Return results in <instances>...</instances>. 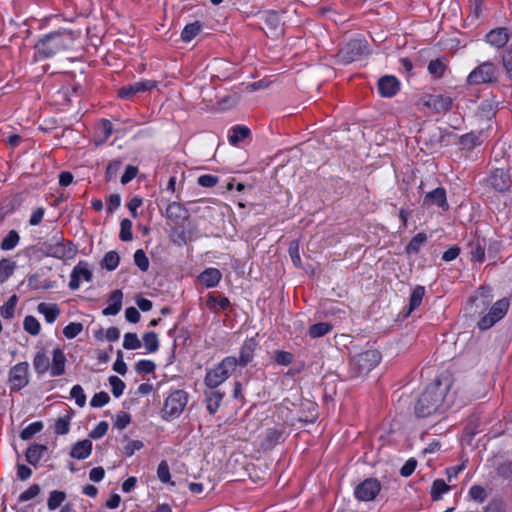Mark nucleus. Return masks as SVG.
Listing matches in <instances>:
<instances>
[{
  "mask_svg": "<svg viewBox=\"0 0 512 512\" xmlns=\"http://www.w3.org/2000/svg\"><path fill=\"white\" fill-rule=\"evenodd\" d=\"M221 280V273L216 268H208L199 275V281L207 288L215 287Z\"/></svg>",
  "mask_w": 512,
  "mask_h": 512,
  "instance_id": "a878e982",
  "label": "nucleus"
},
{
  "mask_svg": "<svg viewBox=\"0 0 512 512\" xmlns=\"http://www.w3.org/2000/svg\"><path fill=\"white\" fill-rule=\"evenodd\" d=\"M70 396H71L72 399L75 400V403L79 407H84L85 406V404H86V395L84 393L83 388L80 385L77 384V385H74L71 388Z\"/></svg>",
  "mask_w": 512,
  "mask_h": 512,
  "instance_id": "3c124183",
  "label": "nucleus"
},
{
  "mask_svg": "<svg viewBox=\"0 0 512 512\" xmlns=\"http://www.w3.org/2000/svg\"><path fill=\"white\" fill-rule=\"evenodd\" d=\"M471 500L482 503L487 497L486 490L480 485H473L468 491Z\"/></svg>",
  "mask_w": 512,
  "mask_h": 512,
  "instance_id": "09e8293b",
  "label": "nucleus"
},
{
  "mask_svg": "<svg viewBox=\"0 0 512 512\" xmlns=\"http://www.w3.org/2000/svg\"><path fill=\"white\" fill-rule=\"evenodd\" d=\"M11 391H19L29 383V364L20 362L14 365L9 372Z\"/></svg>",
  "mask_w": 512,
  "mask_h": 512,
  "instance_id": "9b49d317",
  "label": "nucleus"
},
{
  "mask_svg": "<svg viewBox=\"0 0 512 512\" xmlns=\"http://www.w3.org/2000/svg\"><path fill=\"white\" fill-rule=\"evenodd\" d=\"M110 400V397L108 395V393L106 392H98L96 394H94V396L92 397L91 401H90V405L92 407H103L105 406Z\"/></svg>",
  "mask_w": 512,
  "mask_h": 512,
  "instance_id": "13d9d810",
  "label": "nucleus"
},
{
  "mask_svg": "<svg viewBox=\"0 0 512 512\" xmlns=\"http://www.w3.org/2000/svg\"><path fill=\"white\" fill-rule=\"evenodd\" d=\"M451 387L449 377L437 378L430 383L420 395L416 406L415 413L418 417H427L443 406L447 408L453 404L448 397V391Z\"/></svg>",
  "mask_w": 512,
  "mask_h": 512,
  "instance_id": "f257e3e1",
  "label": "nucleus"
},
{
  "mask_svg": "<svg viewBox=\"0 0 512 512\" xmlns=\"http://www.w3.org/2000/svg\"><path fill=\"white\" fill-rule=\"evenodd\" d=\"M188 403V395L183 390H175L168 395L163 409L164 418H176L185 409Z\"/></svg>",
  "mask_w": 512,
  "mask_h": 512,
  "instance_id": "39448f33",
  "label": "nucleus"
},
{
  "mask_svg": "<svg viewBox=\"0 0 512 512\" xmlns=\"http://www.w3.org/2000/svg\"><path fill=\"white\" fill-rule=\"evenodd\" d=\"M33 367L35 369V372L39 375H42L49 371V357L46 355L44 351H39L35 354L33 359Z\"/></svg>",
  "mask_w": 512,
  "mask_h": 512,
  "instance_id": "cd10ccee",
  "label": "nucleus"
},
{
  "mask_svg": "<svg viewBox=\"0 0 512 512\" xmlns=\"http://www.w3.org/2000/svg\"><path fill=\"white\" fill-rule=\"evenodd\" d=\"M261 19L263 20L264 27L262 30L266 34L268 38L271 39H279L283 33V24L279 15L274 11H266L261 15Z\"/></svg>",
  "mask_w": 512,
  "mask_h": 512,
  "instance_id": "9d476101",
  "label": "nucleus"
},
{
  "mask_svg": "<svg viewBox=\"0 0 512 512\" xmlns=\"http://www.w3.org/2000/svg\"><path fill=\"white\" fill-rule=\"evenodd\" d=\"M381 490L380 482L375 478H367L354 488V495L359 501H372Z\"/></svg>",
  "mask_w": 512,
  "mask_h": 512,
  "instance_id": "6e6552de",
  "label": "nucleus"
},
{
  "mask_svg": "<svg viewBox=\"0 0 512 512\" xmlns=\"http://www.w3.org/2000/svg\"><path fill=\"white\" fill-rule=\"evenodd\" d=\"M486 40L490 45L496 48H502L509 40L508 29L505 27L493 29L486 35Z\"/></svg>",
  "mask_w": 512,
  "mask_h": 512,
  "instance_id": "4be33fe9",
  "label": "nucleus"
},
{
  "mask_svg": "<svg viewBox=\"0 0 512 512\" xmlns=\"http://www.w3.org/2000/svg\"><path fill=\"white\" fill-rule=\"evenodd\" d=\"M44 246L45 256H74L77 252L75 246L70 241L58 237L51 238Z\"/></svg>",
  "mask_w": 512,
  "mask_h": 512,
  "instance_id": "1a4fd4ad",
  "label": "nucleus"
},
{
  "mask_svg": "<svg viewBox=\"0 0 512 512\" xmlns=\"http://www.w3.org/2000/svg\"><path fill=\"white\" fill-rule=\"evenodd\" d=\"M156 368V365L151 360H140L136 363L135 369L139 373L149 374L152 373Z\"/></svg>",
  "mask_w": 512,
  "mask_h": 512,
  "instance_id": "e2e57ef3",
  "label": "nucleus"
},
{
  "mask_svg": "<svg viewBox=\"0 0 512 512\" xmlns=\"http://www.w3.org/2000/svg\"><path fill=\"white\" fill-rule=\"evenodd\" d=\"M265 438L271 446L283 440V432L277 428H270L266 430Z\"/></svg>",
  "mask_w": 512,
  "mask_h": 512,
  "instance_id": "5fc2aeb1",
  "label": "nucleus"
},
{
  "mask_svg": "<svg viewBox=\"0 0 512 512\" xmlns=\"http://www.w3.org/2000/svg\"><path fill=\"white\" fill-rule=\"evenodd\" d=\"M509 306L510 303L507 298H502L498 300L496 303H494V305L490 308L488 314L483 316L479 320V329L486 330L492 327L496 322L501 320L506 315Z\"/></svg>",
  "mask_w": 512,
  "mask_h": 512,
  "instance_id": "0eeeda50",
  "label": "nucleus"
},
{
  "mask_svg": "<svg viewBox=\"0 0 512 512\" xmlns=\"http://www.w3.org/2000/svg\"><path fill=\"white\" fill-rule=\"evenodd\" d=\"M109 384L112 388L113 395L118 398L120 397L125 389V383L117 376H110L109 377Z\"/></svg>",
  "mask_w": 512,
  "mask_h": 512,
  "instance_id": "603ef678",
  "label": "nucleus"
},
{
  "mask_svg": "<svg viewBox=\"0 0 512 512\" xmlns=\"http://www.w3.org/2000/svg\"><path fill=\"white\" fill-rule=\"evenodd\" d=\"M370 53L366 40L357 38L349 41L337 54L339 62L349 64L357 61Z\"/></svg>",
  "mask_w": 512,
  "mask_h": 512,
  "instance_id": "20e7f679",
  "label": "nucleus"
},
{
  "mask_svg": "<svg viewBox=\"0 0 512 512\" xmlns=\"http://www.w3.org/2000/svg\"><path fill=\"white\" fill-rule=\"evenodd\" d=\"M332 326L328 322H319L313 324L309 328V335L311 338H319L330 332Z\"/></svg>",
  "mask_w": 512,
  "mask_h": 512,
  "instance_id": "4c0bfd02",
  "label": "nucleus"
},
{
  "mask_svg": "<svg viewBox=\"0 0 512 512\" xmlns=\"http://www.w3.org/2000/svg\"><path fill=\"white\" fill-rule=\"evenodd\" d=\"M250 135V129L246 126L237 125L232 128L229 135V142L232 145H237L240 141L244 140Z\"/></svg>",
  "mask_w": 512,
  "mask_h": 512,
  "instance_id": "7c9ffc66",
  "label": "nucleus"
},
{
  "mask_svg": "<svg viewBox=\"0 0 512 512\" xmlns=\"http://www.w3.org/2000/svg\"><path fill=\"white\" fill-rule=\"evenodd\" d=\"M166 217L176 225L190 217L188 209L179 202H171L166 208Z\"/></svg>",
  "mask_w": 512,
  "mask_h": 512,
  "instance_id": "a211bd4d",
  "label": "nucleus"
},
{
  "mask_svg": "<svg viewBox=\"0 0 512 512\" xmlns=\"http://www.w3.org/2000/svg\"><path fill=\"white\" fill-rule=\"evenodd\" d=\"M423 105L436 113L447 112L452 107V98L444 95H429L423 99Z\"/></svg>",
  "mask_w": 512,
  "mask_h": 512,
  "instance_id": "f3484780",
  "label": "nucleus"
},
{
  "mask_svg": "<svg viewBox=\"0 0 512 512\" xmlns=\"http://www.w3.org/2000/svg\"><path fill=\"white\" fill-rule=\"evenodd\" d=\"M40 493V487L36 484L30 486L27 490L20 494L19 500L22 502L29 501Z\"/></svg>",
  "mask_w": 512,
  "mask_h": 512,
  "instance_id": "0e129e2a",
  "label": "nucleus"
},
{
  "mask_svg": "<svg viewBox=\"0 0 512 512\" xmlns=\"http://www.w3.org/2000/svg\"><path fill=\"white\" fill-rule=\"evenodd\" d=\"M131 422V416L126 412H119L115 416L114 427L119 430L125 429Z\"/></svg>",
  "mask_w": 512,
  "mask_h": 512,
  "instance_id": "4d7b16f0",
  "label": "nucleus"
},
{
  "mask_svg": "<svg viewBox=\"0 0 512 512\" xmlns=\"http://www.w3.org/2000/svg\"><path fill=\"white\" fill-rule=\"evenodd\" d=\"M257 346L258 343L255 338L246 339L240 350V357L239 360H237L238 364L241 366H246L249 362H251Z\"/></svg>",
  "mask_w": 512,
  "mask_h": 512,
  "instance_id": "5701e85b",
  "label": "nucleus"
},
{
  "mask_svg": "<svg viewBox=\"0 0 512 512\" xmlns=\"http://www.w3.org/2000/svg\"><path fill=\"white\" fill-rule=\"evenodd\" d=\"M92 452V442L89 439H84L76 442L71 451L70 456L72 458L83 460L90 456Z\"/></svg>",
  "mask_w": 512,
  "mask_h": 512,
  "instance_id": "b1692460",
  "label": "nucleus"
},
{
  "mask_svg": "<svg viewBox=\"0 0 512 512\" xmlns=\"http://www.w3.org/2000/svg\"><path fill=\"white\" fill-rule=\"evenodd\" d=\"M17 298L15 295L11 296L9 300L0 308V314L6 319L14 316Z\"/></svg>",
  "mask_w": 512,
  "mask_h": 512,
  "instance_id": "8fccbe9b",
  "label": "nucleus"
},
{
  "mask_svg": "<svg viewBox=\"0 0 512 512\" xmlns=\"http://www.w3.org/2000/svg\"><path fill=\"white\" fill-rule=\"evenodd\" d=\"M198 184L202 187L211 188L218 183V177L213 175H202L198 178Z\"/></svg>",
  "mask_w": 512,
  "mask_h": 512,
  "instance_id": "774afa93",
  "label": "nucleus"
},
{
  "mask_svg": "<svg viewBox=\"0 0 512 512\" xmlns=\"http://www.w3.org/2000/svg\"><path fill=\"white\" fill-rule=\"evenodd\" d=\"M83 331V325L79 322H71L63 328V335L67 339H73Z\"/></svg>",
  "mask_w": 512,
  "mask_h": 512,
  "instance_id": "de8ad7c7",
  "label": "nucleus"
},
{
  "mask_svg": "<svg viewBox=\"0 0 512 512\" xmlns=\"http://www.w3.org/2000/svg\"><path fill=\"white\" fill-rule=\"evenodd\" d=\"M450 489L449 485L442 479H436L431 486V497L434 501L440 500Z\"/></svg>",
  "mask_w": 512,
  "mask_h": 512,
  "instance_id": "473e14b6",
  "label": "nucleus"
},
{
  "mask_svg": "<svg viewBox=\"0 0 512 512\" xmlns=\"http://www.w3.org/2000/svg\"><path fill=\"white\" fill-rule=\"evenodd\" d=\"M42 429H43L42 422H40V421L33 422L21 431L20 438L22 440H29L33 435L40 432Z\"/></svg>",
  "mask_w": 512,
  "mask_h": 512,
  "instance_id": "a18cd8bd",
  "label": "nucleus"
},
{
  "mask_svg": "<svg viewBox=\"0 0 512 512\" xmlns=\"http://www.w3.org/2000/svg\"><path fill=\"white\" fill-rule=\"evenodd\" d=\"M400 83L396 77L386 75L378 81V91L383 97H393L399 90Z\"/></svg>",
  "mask_w": 512,
  "mask_h": 512,
  "instance_id": "6ab92c4d",
  "label": "nucleus"
},
{
  "mask_svg": "<svg viewBox=\"0 0 512 512\" xmlns=\"http://www.w3.org/2000/svg\"><path fill=\"white\" fill-rule=\"evenodd\" d=\"M425 294V288L423 286H416L410 296L409 313L415 310L422 303V299Z\"/></svg>",
  "mask_w": 512,
  "mask_h": 512,
  "instance_id": "ea45409f",
  "label": "nucleus"
},
{
  "mask_svg": "<svg viewBox=\"0 0 512 512\" xmlns=\"http://www.w3.org/2000/svg\"><path fill=\"white\" fill-rule=\"evenodd\" d=\"M156 86L157 82L154 80H141L120 88L118 96L122 99H132L136 94L150 91Z\"/></svg>",
  "mask_w": 512,
  "mask_h": 512,
  "instance_id": "ddd939ff",
  "label": "nucleus"
},
{
  "mask_svg": "<svg viewBox=\"0 0 512 512\" xmlns=\"http://www.w3.org/2000/svg\"><path fill=\"white\" fill-rule=\"evenodd\" d=\"M205 402L207 406V410L210 414H214L219 409L224 393H222L217 388H207L204 391Z\"/></svg>",
  "mask_w": 512,
  "mask_h": 512,
  "instance_id": "412c9836",
  "label": "nucleus"
},
{
  "mask_svg": "<svg viewBox=\"0 0 512 512\" xmlns=\"http://www.w3.org/2000/svg\"><path fill=\"white\" fill-rule=\"evenodd\" d=\"M481 143L479 135L476 133H468L462 135L459 139V144L462 149L471 150Z\"/></svg>",
  "mask_w": 512,
  "mask_h": 512,
  "instance_id": "c9c22d12",
  "label": "nucleus"
},
{
  "mask_svg": "<svg viewBox=\"0 0 512 512\" xmlns=\"http://www.w3.org/2000/svg\"><path fill=\"white\" fill-rule=\"evenodd\" d=\"M423 205L426 207L437 206L441 208L443 211H447L449 209V204L447 202L445 189L442 187H438L428 192L424 196Z\"/></svg>",
  "mask_w": 512,
  "mask_h": 512,
  "instance_id": "dca6fc26",
  "label": "nucleus"
},
{
  "mask_svg": "<svg viewBox=\"0 0 512 512\" xmlns=\"http://www.w3.org/2000/svg\"><path fill=\"white\" fill-rule=\"evenodd\" d=\"M293 360V355L290 352L286 351H277L275 353V361L283 366H287L291 364Z\"/></svg>",
  "mask_w": 512,
  "mask_h": 512,
  "instance_id": "338daca9",
  "label": "nucleus"
},
{
  "mask_svg": "<svg viewBox=\"0 0 512 512\" xmlns=\"http://www.w3.org/2000/svg\"><path fill=\"white\" fill-rule=\"evenodd\" d=\"M123 293L121 290H115L110 295V304L103 309L104 315H116L122 308Z\"/></svg>",
  "mask_w": 512,
  "mask_h": 512,
  "instance_id": "bb28decb",
  "label": "nucleus"
},
{
  "mask_svg": "<svg viewBox=\"0 0 512 512\" xmlns=\"http://www.w3.org/2000/svg\"><path fill=\"white\" fill-rule=\"evenodd\" d=\"M119 237L122 241H129L132 239V222L129 219H123L121 221Z\"/></svg>",
  "mask_w": 512,
  "mask_h": 512,
  "instance_id": "864d4df0",
  "label": "nucleus"
},
{
  "mask_svg": "<svg viewBox=\"0 0 512 512\" xmlns=\"http://www.w3.org/2000/svg\"><path fill=\"white\" fill-rule=\"evenodd\" d=\"M171 238L174 243L179 246L184 245L188 241V233L183 226L176 225L171 231Z\"/></svg>",
  "mask_w": 512,
  "mask_h": 512,
  "instance_id": "79ce46f5",
  "label": "nucleus"
},
{
  "mask_svg": "<svg viewBox=\"0 0 512 512\" xmlns=\"http://www.w3.org/2000/svg\"><path fill=\"white\" fill-rule=\"evenodd\" d=\"M66 499V494L63 491L53 490L49 494L47 500V507L50 511L57 509Z\"/></svg>",
  "mask_w": 512,
  "mask_h": 512,
  "instance_id": "f704fd0d",
  "label": "nucleus"
},
{
  "mask_svg": "<svg viewBox=\"0 0 512 512\" xmlns=\"http://www.w3.org/2000/svg\"><path fill=\"white\" fill-rule=\"evenodd\" d=\"M201 23L196 21L194 23L187 24L182 33L181 38L185 42L191 41L193 38H195L201 31Z\"/></svg>",
  "mask_w": 512,
  "mask_h": 512,
  "instance_id": "72a5a7b5",
  "label": "nucleus"
},
{
  "mask_svg": "<svg viewBox=\"0 0 512 512\" xmlns=\"http://www.w3.org/2000/svg\"><path fill=\"white\" fill-rule=\"evenodd\" d=\"M486 181L491 188L499 193L508 192L512 185L509 171L502 168L492 170Z\"/></svg>",
  "mask_w": 512,
  "mask_h": 512,
  "instance_id": "f8f14e48",
  "label": "nucleus"
},
{
  "mask_svg": "<svg viewBox=\"0 0 512 512\" xmlns=\"http://www.w3.org/2000/svg\"><path fill=\"white\" fill-rule=\"evenodd\" d=\"M157 476H158V479L162 483L170 482L171 474H170L168 463L166 461L163 460L159 463L158 468H157Z\"/></svg>",
  "mask_w": 512,
  "mask_h": 512,
  "instance_id": "6e6d98bb",
  "label": "nucleus"
},
{
  "mask_svg": "<svg viewBox=\"0 0 512 512\" xmlns=\"http://www.w3.org/2000/svg\"><path fill=\"white\" fill-rule=\"evenodd\" d=\"M15 269V264L8 258H2L0 261V282L8 279Z\"/></svg>",
  "mask_w": 512,
  "mask_h": 512,
  "instance_id": "c03bdc74",
  "label": "nucleus"
},
{
  "mask_svg": "<svg viewBox=\"0 0 512 512\" xmlns=\"http://www.w3.org/2000/svg\"><path fill=\"white\" fill-rule=\"evenodd\" d=\"M143 344L148 353H155L159 349V340L154 332H146L143 337Z\"/></svg>",
  "mask_w": 512,
  "mask_h": 512,
  "instance_id": "e433bc0d",
  "label": "nucleus"
},
{
  "mask_svg": "<svg viewBox=\"0 0 512 512\" xmlns=\"http://www.w3.org/2000/svg\"><path fill=\"white\" fill-rule=\"evenodd\" d=\"M74 41L71 31H56L44 35L35 44V56L38 59H47L57 53L68 49Z\"/></svg>",
  "mask_w": 512,
  "mask_h": 512,
  "instance_id": "f03ea898",
  "label": "nucleus"
},
{
  "mask_svg": "<svg viewBox=\"0 0 512 512\" xmlns=\"http://www.w3.org/2000/svg\"><path fill=\"white\" fill-rule=\"evenodd\" d=\"M470 256H485V239L476 237L468 243Z\"/></svg>",
  "mask_w": 512,
  "mask_h": 512,
  "instance_id": "a19ab883",
  "label": "nucleus"
},
{
  "mask_svg": "<svg viewBox=\"0 0 512 512\" xmlns=\"http://www.w3.org/2000/svg\"><path fill=\"white\" fill-rule=\"evenodd\" d=\"M141 347V341L136 333H126L123 340V348L127 350H136Z\"/></svg>",
  "mask_w": 512,
  "mask_h": 512,
  "instance_id": "49530a36",
  "label": "nucleus"
},
{
  "mask_svg": "<svg viewBox=\"0 0 512 512\" xmlns=\"http://www.w3.org/2000/svg\"><path fill=\"white\" fill-rule=\"evenodd\" d=\"M381 361V355L377 350H367L354 358V362L359 367V373H368L375 368Z\"/></svg>",
  "mask_w": 512,
  "mask_h": 512,
  "instance_id": "4468645a",
  "label": "nucleus"
},
{
  "mask_svg": "<svg viewBox=\"0 0 512 512\" xmlns=\"http://www.w3.org/2000/svg\"><path fill=\"white\" fill-rule=\"evenodd\" d=\"M92 280V273L88 268L87 263L80 261L72 270L69 288L77 290L80 288L83 281L90 282Z\"/></svg>",
  "mask_w": 512,
  "mask_h": 512,
  "instance_id": "2eb2a0df",
  "label": "nucleus"
},
{
  "mask_svg": "<svg viewBox=\"0 0 512 512\" xmlns=\"http://www.w3.org/2000/svg\"><path fill=\"white\" fill-rule=\"evenodd\" d=\"M37 311L44 316L45 321L49 324L54 323L60 315V309L55 303L41 302L37 306Z\"/></svg>",
  "mask_w": 512,
  "mask_h": 512,
  "instance_id": "393cba45",
  "label": "nucleus"
},
{
  "mask_svg": "<svg viewBox=\"0 0 512 512\" xmlns=\"http://www.w3.org/2000/svg\"><path fill=\"white\" fill-rule=\"evenodd\" d=\"M427 235L425 233H418L415 235L406 247L408 254H417L420 252V248L426 244Z\"/></svg>",
  "mask_w": 512,
  "mask_h": 512,
  "instance_id": "2f4dec72",
  "label": "nucleus"
},
{
  "mask_svg": "<svg viewBox=\"0 0 512 512\" xmlns=\"http://www.w3.org/2000/svg\"><path fill=\"white\" fill-rule=\"evenodd\" d=\"M467 81L471 85L493 83L497 81V67L492 62H484L470 72Z\"/></svg>",
  "mask_w": 512,
  "mask_h": 512,
  "instance_id": "423d86ee",
  "label": "nucleus"
},
{
  "mask_svg": "<svg viewBox=\"0 0 512 512\" xmlns=\"http://www.w3.org/2000/svg\"><path fill=\"white\" fill-rule=\"evenodd\" d=\"M70 423L69 419L65 417H60L56 420L54 431L58 435H65L69 432Z\"/></svg>",
  "mask_w": 512,
  "mask_h": 512,
  "instance_id": "bf43d9fd",
  "label": "nucleus"
},
{
  "mask_svg": "<svg viewBox=\"0 0 512 512\" xmlns=\"http://www.w3.org/2000/svg\"><path fill=\"white\" fill-rule=\"evenodd\" d=\"M122 162L120 160H113L111 161L106 169L105 178L107 181L112 180L116 175L118 174L119 170L121 169Z\"/></svg>",
  "mask_w": 512,
  "mask_h": 512,
  "instance_id": "052dcab7",
  "label": "nucleus"
},
{
  "mask_svg": "<svg viewBox=\"0 0 512 512\" xmlns=\"http://www.w3.org/2000/svg\"><path fill=\"white\" fill-rule=\"evenodd\" d=\"M445 70H446V64L444 63L443 59L438 58V59L430 61V63L428 64V71L435 78L442 77Z\"/></svg>",
  "mask_w": 512,
  "mask_h": 512,
  "instance_id": "37998d69",
  "label": "nucleus"
},
{
  "mask_svg": "<svg viewBox=\"0 0 512 512\" xmlns=\"http://www.w3.org/2000/svg\"><path fill=\"white\" fill-rule=\"evenodd\" d=\"M47 451V447L45 445L34 444L31 445L26 451V460L32 464L36 465L41 458L44 456Z\"/></svg>",
  "mask_w": 512,
  "mask_h": 512,
  "instance_id": "c85d7f7f",
  "label": "nucleus"
},
{
  "mask_svg": "<svg viewBox=\"0 0 512 512\" xmlns=\"http://www.w3.org/2000/svg\"><path fill=\"white\" fill-rule=\"evenodd\" d=\"M144 446L140 440H131L124 446V453L126 456H132L136 451L142 449Z\"/></svg>",
  "mask_w": 512,
  "mask_h": 512,
  "instance_id": "69168bd1",
  "label": "nucleus"
},
{
  "mask_svg": "<svg viewBox=\"0 0 512 512\" xmlns=\"http://www.w3.org/2000/svg\"><path fill=\"white\" fill-rule=\"evenodd\" d=\"M20 241V235L16 230H10L8 234L2 239L0 248L3 251H10L14 249Z\"/></svg>",
  "mask_w": 512,
  "mask_h": 512,
  "instance_id": "c756f323",
  "label": "nucleus"
},
{
  "mask_svg": "<svg viewBox=\"0 0 512 512\" xmlns=\"http://www.w3.org/2000/svg\"><path fill=\"white\" fill-rule=\"evenodd\" d=\"M66 356L61 348H55L52 352V362L50 364V375L58 377L65 373Z\"/></svg>",
  "mask_w": 512,
  "mask_h": 512,
  "instance_id": "aec40b11",
  "label": "nucleus"
},
{
  "mask_svg": "<svg viewBox=\"0 0 512 512\" xmlns=\"http://www.w3.org/2000/svg\"><path fill=\"white\" fill-rule=\"evenodd\" d=\"M23 328L30 335L37 336L40 333L41 325L34 316L28 315L24 318Z\"/></svg>",
  "mask_w": 512,
  "mask_h": 512,
  "instance_id": "58836bf2",
  "label": "nucleus"
},
{
  "mask_svg": "<svg viewBox=\"0 0 512 512\" xmlns=\"http://www.w3.org/2000/svg\"><path fill=\"white\" fill-rule=\"evenodd\" d=\"M108 428V423L106 421H101L96 425L94 429L90 431L89 436L92 439H100L107 433Z\"/></svg>",
  "mask_w": 512,
  "mask_h": 512,
  "instance_id": "680f3d73",
  "label": "nucleus"
},
{
  "mask_svg": "<svg viewBox=\"0 0 512 512\" xmlns=\"http://www.w3.org/2000/svg\"><path fill=\"white\" fill-rule=\"evenodd\" d=\"M238 361L233 356L225 357L214 368L206 372L204 383L207 388H217L224 383L235 371Z\"/></svg>",
  "mask_w": 512,
  "mask_h": 512,
  "instance_id": "7ed1b4c3",
  "label": "nucleus"
}]
</instances>
